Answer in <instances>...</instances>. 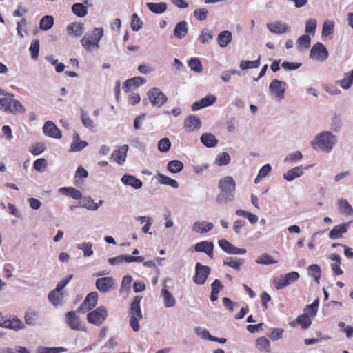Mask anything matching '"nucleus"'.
<instances>
[{"instance_id": "36", "label": "nucleus", "mask_w": 353, "mask_h": 353, "mask_svg": "<svg viewBox=\"0 0 353 353\" xmlns=\"http://www.w3.org/2000/svg\"><path fill=\"white\" fill-rule=\"evenodd\" d=\"M148 9L153 13L162 14L167 10V4L163 2L161 3H152L149 2L146 4Z\"/></svg>"}, {"instance_id": "34", "label": "nucleus", "mask_w": 353, "mask_h": 353, "mask_svg": "<svg viewBox=\"0 0 353 353\" xmlns=\"http://www.w3.org/2000/svg\"><path fill=\"white\" fill-rule=\"evenodd\" d=\"M59 191L60 193L67 195L68 196H70L74 199H80L82 198L81 192L74 188H72V187L61 188L59 190Z\"/></svg>"}, {"instance_id": "13", "label": "nucleus", "mask_w": 353, "mask_h": 353, "mask_svg": "<svg viewBox=\"0 0 353 353\" xmlns=\"http://www.w3.org/2000/svg\"><path fill=\"white\" fill-rule=\"evenodd\" d=\"M218 243L221 248L229 254L241 255L246 253L245 249L236 248L225 239L219 240Z\"/></svg>"}, {"instance_id": "7", "label": "nucleus", "mask_w": 353, "mask_h": 353, "mask_svg": "<svg viewBox=\"0 0 353 353\" xmlns=\"http://www.w3.org/2000/svg\"><path fill=\"white\" fill-rule=\"evenodd\" d=\"M147 95L152 105L157 108L161 107L168 100L165 94L157 88L150 89Z\"/></svg>"}, {"instance_id": "48", "label": "nucleus", "mask_w": 353, "mask_h": 353, "mask_svg": "<svg viewBox=\"0 0 353 353\" xmlns=\"http://www.w3.org/2000/svg\"><path fill=\"white\" fill-rule=\"evenodd\" d=\"M343 126L342 120L338 114L334 113L331 118L330 129L333 132H339Z\"/></svg>"}, {"instance_id": "41", "label": "nucleus", "mask_w": 353, "mask_h": 353, "mask_svg": "<svg viewBox=\"0 0 353 353\" xmlns=\"http://www.w3.org/2000/svg\"><path fill=\"white\" fill-rule=\"evenodd\" d=\"M54 25V18L51 15L44 16L39 22V28L41 30L47 31L50 30Z\"/></svg>"}, {"instance_id": "50", "label": "nucleus", "mask_w": 353, "mask_h": 353, "mask_svg": "<svg viewBox=\"0 0 353 353\" xmlns=\"http://www.w3.org/2000/svg\"><path fill=\"white\" fill-rule=\"evenodd\" d=\"M39 317V313L34 310H28L25 313V322L28 325H34Z\"/></svg>"}, {"instance_id": "21", "label": "nucleus", "mask_w": 353, "mask_h": 353, "mask_svg": "<svg viewBox=\"0 0 353 353\" xmlns=\"http://www.w3.org/2000/svg\"><path fill=\"white\" fill-rule=\"evenodd\" d=\"M128 150V145H123L117 150H114L112 154L111 158L114 159L119 165L123 164L125 161L127 152Z\"/></svg>"}, {"instance_id": "16", "label": "nucleus", "mask_w": 353, "mask_h": 353, "mask_svg": "<svg viewBox=\"0 0 353 353\" xmlns=\"http://www.w3.org/2000/svg\"><path fill=\"white\" fill-rule=\"evenodd\" d=\"M216 97L214 95L209 94L202 98L200 101L194 103L192 105V110L197 111L201 108H206L214 103L216 102Z\"/></svg>"}, {"instance_id": "37", "label": "nucleus", "mask_w": 353, "mask_h": 353, "mask_svg": "<svg viewBox=\"0 0 353 353\" xmlns=\"http://www.w3.org/2000/svg\"><path fill=\"white\" fill-rule=\"evenodd\" d=\"M337 204L341 214L347 215L353 214V209L347 199H340L338 200Z\"/></svg>"}, {"instance_id": "49", "label": "nucleus", "mask_w": 353, "mask_h": 353, "mask_svg": "<svg viewBox=\"0 0 353 353\" xmlns=\"http://www.w3.org/2000/svg\"><path fill=\"white\" fill-rule=\"evenodd\" d=\"M334 21L325 20L323 23L322 36L327 37L334 33Z\"/></svg>"}, {"instance_id": "18", "label": "nucleus", "mask_w": 353, "mask_h": 353, "mask_svg": "<svg viewBox=\"0 0 353 353\" xmlns=\"http://www.w3.org/2000/svg\"><path fill=\"white\" fill-rule=\"evenodd\" d=\"M350 223V222L344 223L334 226L329 233V238L336 240L342 237L343 234L347 232Z\"/></svg>"}, {"instance_id": "12", "label": "nucleus", "mask_w": 353, "mask_h": 353, "mask_svg": "<svg viewBox=\"0 0 353 353\" xmlns=\"http://www.w3.org/2000/svg\"><path fill=\"white\" fill-rule=\"evenodd\" d=\"M285 82L278 79H274L269 85V90L277 99L281 100L285 97Z\"/></svg>"}, {"instance_id": "35", "label": "nucleus", "mask_w": 353, "mask_h": 353, "mask_svg": "<svg viewBox=\"0 0 353 353\" xmlns=\"http://www.w3.org/2000/svg\"><path fill=\"white\" fill-rule=\"evenodd\" d=\"M63 299V293L60 291H57L56 289L52 290L48 294L49 301L56 307L61 305Z\"/></svg>"}, {"instance_id": "57", "label": "nucleus", "mask_w": 353, "mask_h": 353, "mask_svg": "<svg viewBox=\"0 0 353 353\" xmlns=\"http://www.w3.org/2000/svg\"><path fill=\"white\" fill-rule=\"evenodd\" d=\"M132 281V278L131 276L125 275L123 277L121 288H120V293H123L125 292H128L131 288V284Z\"/></svg>"}, {"instance_id": "26", "label": "nucleus", "mask_w": 353, "mask_h": 353, "mask_svg": "<svg viewBox=\"0 0 353 353\" xmlns=\"http://www.w3.org/2000/svg\"><path fill=\"white\" fill-rule=\"evenodd\" d=\"M223 263L224 265L234 268L239 271L241 266L244 263V259L236 257H226L223 259Z\"/></svg>"}, {"instance_id": "14", "label": "nucleus", "mask_w": 353, "mask_h": 353, "mask_svg": "<svg viewBox=\"0 0 353 353\" xmlns=\"http://www.w3.org/2000/svg\"><path fill=\"white\" fill-rule=\"evenodd\" d=\"M268 29L274 34H283L290 31L288 25L281 21H276L267 23Z\"/></svg>"}, {"instance_id": "38", "label": "nucleus", "mask_w": 353, "mask_h": 353, "mask_svg": "<svg viewBox=\"0 0 353 353\" xmlns=\"http://www.w3.org/2000/svg\"><path fill=\"white\" fill-rule=\"evenodd\" d=\"M256 347L261 352H270V341L264 336L259 337L256 340Z\"/></svg>"}, {"instance_id": "10", "label": "nucleus", "mask_w": 353, "mask_h": 353, "mask_svg": "<svg viewBox=\"0 0 353 353\" xmlns=\"http://www.w3.org/2000/svg\"><path fill=\"white\" fill-rule=\"evenodd\" d=\"M98 294L97 292L89 293L83 303L79 305L77 312L79 313H85L88 310L93 309L97 304Z\"/></svg>"}, {"instance_id": "51", "label": "nucleus", "mask_w": 353, "mask_h": 353, "mask_svg": "<svg viewBox=\"0 0 353 353\" xmlns=\"http://www.w3.org/2000/svg\"><path fill=\"white\" fill-rule=\"evenodd\" d=\"M260 59L259 56L255 61H241L239 67L241 70L257 68L260 65Z\"/></svg>"}, {"instance_id": "27", "label": "nucleus", "mask_w": 353, "mask_h": 353, "mask_svg": "<svg viewBox=\"0 0 353 353\" xmlns=\"http://www.w3.org/2000/svg\"><path fill=\"white\" fill-rule=\"evenodd\" d=\"M83 30L84 27L82 23H72L66 28L68 34L74 37H80L83 34Z\"/></svg>"}, {"instance_id": "56", "label": "nucleus", "mask_w": 353, "mask_h": 353, "mask_svg": "<svg viewBox=\"0 0 353 353\" xmlns=\"http://www.w3.org/2000/svg\"><path fill=\"white\" fill-rule=\"evenodd\" d=\"M256 263L258 264L270 265L276 263L277 261L274 260L270 255L265 253L256 259Z\"/></svg>"}, {"instance_id": "54", "label": "nucleus", "mask_w": 353, "mask_h": 353, "mask_svg": "<svg viewBox=\"0 0 353 353\" xmlns=\"http://www.w3.org/2000/svg\"><path fill=\"white\" fill-rule=\"evenodd\" d=\"M188 66L191 70L200 73L203 71V66L201 61L198 58H192L188 61Z\"/></svg>"}, {"instance_id": "4", "label": "nucleus", "mask_w": 353, "mask_h": 353, "mask_svg": "<svg viewBox=\"0 0 353 353\" xmlns=\"http://www.w3.org/2000/svg\"><path fill=\"white\" fill-rule=\"evenodd\" d=\"M141 299V296H134L130 307V325L134 332H138L140 330L139 321L143 319V314L140 305Z\"/></svg>"}, {"instance_id": "58", "label": "nucleus", "mask_w": 353, "mask_h": 353, "mask_svg": "<svg viewBox=\"0 0 353 353\" xmlns=\"http://www.w3.org/2000/svg\"><path fill=\"white\" fill-rule=\"evenodd\" d=\"M171 148V142L167 137L163 138L158 142V149L161 152H167Z\"/></svg>"}, {"instance_id": "5", "label": "nucleus", "mask_w": 353, "mask_h": 353, "mask_svg": "<svg viewBox=\"0 0 353 353\" xmlns=\"http://www.w3.org/2000/svg\"><path fill=\"white\" fill-rule=\"evenodd\" d=\"M108 310L104 306H100L87 314L88 321L96 326L103 323L108 316Z\"/></svg>"}, {"instance_id": "60", "label": "nucleus", "mask_w": 353, "mask_h": 353, "mask_svg": "<svg viewBox=\"0 0 353 353\" xmlns=\"http://www.w3.org/2000/svg\"><path fill=\"white\" fill-rule=\"evenodd\" d=\"M30 51L31 52L32 59L37 60L38 59L39 51V41L38 39H34L32 41Z\"/></svg>"}, {"instance_id": "6", "label": "nucleus", "mask_w": 353, "mask_h": 353, "mask_svg": "<svg viewBox=\"0 0 353 353\" xmlns=\"http://www.w3.org/2000/svg\"><path fill=\"white\" fill-rule=\"evenodd\" d=\"M299 276V274L296 272H291L288 274H281L279 278L274 279L275 288L277 290L283 289L297 281Z\"/></svg>"}, {"instance_id": "30", "label": "nucleus", "mask_w": 353, "mask_h": 353, "mask_svg": "<svg viewBox=\"0 0 353 353\" xmlns=\"http://www.w3.org/2000/svg\"><path fill=\"white\" fill-rule=\"evenodd\" d=\"M188 33V23L185 21L178 23L174 30V36L178 39H183Z\"/></svg>"}, {"instance_id": "63", "label": "nucleus", "mask_w": 353, "mask_h": 353, "mask_svg": "<svg viewBox=\"0 0 353 353\" xmlns=\"http://www.w3.org/2000/svg\"><path fill=\"white\" fill-rule=\"evenodd\" d=\"M88 145V143L84 141H72L70 145V152H78L83 150Z\"/></svg>"}, {"instance_id": "8", "label": "nucleus", "mask_w": 353, "mask_h": 353, "mask_svg": "<svg viewBox=\"0 0 353 353\" xmlns=\"http://www.w3.org/2000/svg\"><path fill=\"white\" fill-rule=\"evenodd\" d=\"M211 269L207 265H203L200 263H197L195 266V275L193 281L198 285L205 283L209 274H210Z\"/></svg>"}, {"instance_id": "46", "label": "nucleus", "mask_w": 353, "mask_h": 353, "mask_svg": "<svg viewBox=\"0 0 353 353\" xmlns=\"http://www.w3.org/2000/svg\"><path fill=\"white\" fill-rule=\"evenodd\" d=\"M339 83L342 88L349 89L353 83V70L350 72L345 73L343 79Z\"/></svg>"}, {"instance_id": "19", "label": "nucleus", "mask_w": 353, "mask_h": 353, "mask_svg": "<svg viewBox=\"0 0 353 353\" xmlns=\"http://www.w3.org/2000/svg\"><path fill=\"white\" fill-rule=\"evenodd\" d=\"M1 327L11 329L15 331L25 328L23 322L17 316H14L11 319L3 321L2 323L1 324Z\"/></svg>"}, {"instance_id": "44", "label": "nucleus", "mask_w": 353, "mask_h": 353, "mask_svg": "<svg viewBox=\"0 0 353 353\" xmlns=\"http://www.w3.org/2000/svg\"><path fill=\"white\" fill-rule=\"evenodd\" d=\"M214 37L213 32L208 28H203L201 31V34L199 36V41L203 43H208Z\"/></svg>"}, {"instance_id": "11", "label": "nucleus", "mask_w": 353, "mask_h": 353, "mask_svg": "<svg viewBox=\"0 0 353 353\" xmlns=\"http://www.w3.org/2000/svg\"><path fill=\"white\" fill-rule=\"evenodd\" d=\"M328 55L326 47L320 42L316 43L310 50V57L313 59L323 61L328 58Z\"/></svg>"}, {"instance_id": "29", "label": "nucleus", "mask_w": 353, "mask_h": 353, "mask_svg": "<svg viewBox=\"0 0 353 353\" xmlns=\"http://www.w3.org/2000/svg\"><path fill=\"white\" fill-rule=\"evenodd\" d=\"M232 32L229 30L221 32L217 37V43L221 47H226L232 41Z\"/></svg>"}, {"instance_id": "40", "label": "nucleus", "mask_w": 353, "mask_h": 353, "mask_svg": "<svg viewBox=\"0 0 353 353\" xmlns=\"http://www.w3.org/2000/svg\"><path fill=\"white\" fill-rule=\"evenodd\" d=\"M231 160L230 156L228 152H223L216 156L214 163L218 166H224L230 163Z\"/></svg>"}, {"instance_id": "2", "label": "nucleus", "mask_w": 353, "mask_h": 353, "mask_svg": "<svg viewBox=\"0 0 353 353\" xmlns=\"http://www.w3.org/2000/svg\"><path fill=\"white\" fill-rule=\"evenodd\" d=\"M337 143V137L330 131H323L315 136L311 142L312 147L314 150H319L323 152H330Z\"/></svg>"}, {"instance_id": "53", "label": "nucleus", "mask_w": 353, "mask_h": 353, "mask_svg": "<svg viewBox=\"0 0 353 353\" xmlns=\"http://www.w3.org/2000/svg\"><path fill=\"white\" fill-rule=\"evenodd\" d=\"M79 204L81 207L92 211L98 210L99 207V205L91 198H85L83 202H79Z\"/></svg>"}, {"instance_id": "28", "label": "nucleus", "mask_w": 353, "mask_h": 353, "mask_svg": "<svg viewBox=\"0 0 353 353\" xmlns=\"http://www.w3.org/2000/svg\"><path fill=\"white\" fill-rule=\"evenodd\" d=\"M303 173V168L302 166H298L290 169L287 172L284 173L283 178L288 181H292L302 176Z\"/></svg>"}, {"instance_id": "62", "label": "nucleus", "mask_w": 353, "mask_h": 353, "mask_svg": "<svg viewBox=\"0 0 353 353\" xmlns=\"http://www.w3.org/2000/svg\"><path fill=\"white\" fill-rule=\"evenodd\" d=\"M317 21L315 19H308L305 23V32L314 34L316 29Z\"/></svg>"}, {"instance_id": "22", "label": "nucleus", "mask_w": 353, "mask_h": 353, "mask_svg": "<svg viewBox=\"0 0 353 353\" xmlns=\"http://www.w3.org/2000/svg\"><path fill=\"white\" fill-rule=\"evenodd\" d=\"M121 181L123 184L130 185L137 190L141 188L143 186V183L140 179L130 174H124L121 178Z\"/></svg>"}, {"instance_id": "42", "label": "nucleus", "mask_w": 353, "mask_h": 353, "mask_svg": "<svg viewBox=\"0 0 353 353\" xmlns=\"http://www.w3.org/2000/svg\"><path fill=\"white\" fill-rule=\"evenodd\" d=\"M308 274L311 277H314L315 281L319 283L321 279V270L319 265L313 264L307 268Z\"/></svg>"}, {"instance_id": "20", "label": "nucleus", "mask_w": 353, "mask_h": 353, "mask_svg": "<svg viewBox=\"0 0 353 353\" xmlns=\"http://www.w3.org/2000/svg\"><path fill=\"white\" fill-rule=\"evenodd\" d=\"M213 227V223L211 222L197 221L192 225V230L197 234H204L210 231Z\"/></svg>"}, {"instance_id": "1", "label": "nucleus", "mask_w": 353, "mask_h": 353, "mask_svg": "<svg viewBox=\"0 0 353 353\" xmlns=\"http://www.w3.org/2000/svg\"><path fill=\"white\" fill-rule=\"evenodd\" d=\"M220 192L216 198L219 204H225L232 202L235 198L236 182L230 176L221 178L218 183Z\"/></svg>"}, {"instance_id": "64", "label": "nucleus", "mask_w": 353, "mask_h": 353, "mask_svg": "<svg viewBox=\"0 0 353 353\" xmlns=\"http://www.w3.org/2000/svg\"><path fill=\"white\" fill-rule=\"evenodd\" d=\"M0 353H30V351L24 347L21 346L16 347L15 349H12L9 347H5L0 350Z\"/></svg>"}, {"instance_id": "9", "label": "nucleus", "mask_w": 353, "mask_h": 353, "mask_svg": "<svg viewBox=\"0 0 353 353\" xmlns=\"http://www.w3.org/2000/svg\"><path fill=\"white\" fill-rule=\"evenodd\" d=\"M96 288L102 293H108L112 290L115 289V280L110 276L99 278L95 282Z\"/></svg>"}, {"instance_id": "59", "label": "nucleus", "mask_w": 353, "mask_h": 353, "mask_svg": "<svg viewBox=\"0 0 353 353\" xmlns=\"http://www.w3.org/2000/svg\"><path fill=\"white\" fill-rule=\"evenodd\" d=\"M132 22H131V28L133 31H139L143 26V22L138 17V15L134 13L132 15Z\"/></svg>"}, {"instance_id": "15", "label": "nucleus", "mask_w": 353, "mask_h": 353, "mask_svg": "<svg viewBox=\"0 0 353 353\" xmlns=\"http://www.w3.org/2000/svg\"><path fill=\"white\" fill-rule=\"evenodd\" d=\"M43 132L46 136L54 139H61L62 136L60 130L51 121H48L45 123L43 127Z\"/></svg>"}, {"instance_id": "45", "label": "nucleus", "mask_w": 353, "mask_h": 353, "mask_svg": "<svg viewBox=\"0 0 353 353\" xmlns=\"http://www.w3.org/2000/svg\"><path fill=\"white\" fill-rule=\"evenodd\" d=\"M183 168V163L179 160H172L168 162L167 169L171 173H179Z\"/></svg>"}, {"instance_id": "24", "label": "nucleus", "mask_w": 353, "mask_h": 353, "mask_svg": "<svg viewBox=\"0 0 353 353\" xmlns=\"http://www.w3.org/2000/svg\"><path fill=\"white\" fill-rule=\"evenodd\" d=\"M66 323L70 327L74 330H81L79 318L77 316L74 311H70L66 313Z\"/></svg>"}, {"instance_id": "3", "label": "nucleus", "mask_w": 353, "mask_h": 353, "mask_svg": "<svg viewBox=\"0 0 353 353\" xmlns=\"http://www.w3.org/2000/svg\"><path fill=\"white\" fill-rule=\"evenodd\" d=\"M103 36V28H94L92 32H87L81 40L83 48L88 51L97 50L99 41Z\"/></svg>"}, {"instance_id": "25", "label": "nucleus", "mask_w": 353, "mask_h": 353, "mask_svg": "<svg viewBox=\"0 0 353 353\" xmlns=\"http://www.w3.org/2000/svg\"><path fill=\"white\" fill-rule=\"evenodd\" d=\"M166 285L164 283L161 290V296L163 298V303L165 307H172L176 305V299L174 296L165 288Z\"/></svg>"}, {"instance_id": "55", "label": "nucleus", "mask_w": 353, "mask_h": 353, "mask_svg": "<svg viewBox=\"0 0 353 353\" xmlns=\"http://www.w3.org/2000/svg\"><path fill=\"white\" fill-rule=\"evenodd\" d=\"M92 245L90 242H83L77 245V248L83 252L85 257L90 256L93 254L92 249Z\"/></svg>"}, {"instance_id": "61", "label": "nucleus", "mask_w": 353, "mask_h": 353, "mask_svg": "<svg viewBox=\"0 0 353 353\" xmlns=\"http://www.w3.org/2000/svg\"><path fill=\"white\" fill-rule=\"evenodd\" d=\"M311 38L307 34H304L301 36L296 41V44L299 48L303 47L305 48H308L310 46Z\"/></svg>"}, {"instance_id": "43", "label": "nucleus", "mask_w": 353, "mask_h": 353, "mask_svg": "<svg viewBox=\"0 0 353 353\" xmlns=\"http://www.w3.org/2000/svg\"><path fill=\"white\" fill-rule=\"evenodd\" d=\"M72 12L79 17H83L88 14V8L83 3H76L72 6Z\"/></svg>"}, {"instance_id": "32", "label": "nucleus", "mask_w": 353, "mask_h": 353, "mask_svg": "<svg viewBox=\"0 0 353 353\" xmlns=\"http://www.w3.org/2000/svg\"><path fill=\"white\" fill-rule=\"evenodd\" d=\"M0 94L8 95V97L0 98V109L3 110L5 112H9L14 95L12 94L5 93L3 90H0Z\"/></svg>"}, {"instance_id": "33", "label": "nucleus", "mask_w": 353, "mask_h": 353, "mask_svg": "<svg viewBox=\"0 0 353 353\" xmlns=\"http://www.w3.org/2000/svg\"><path fill=\"white\" fill-rule=\"evenodd\" d=\"M143 77H135L126 80L123 84V88L128 92V90L132 87H138L143 85L145 82Z\"/></svg>"}, {"instance_id": "39", "label": "nucleus", "mask_w": 353, "mask_h": 353, "mask_svg": "<svg viewBox=\"0 0 353 353\" xmlns=\"http://www.w3.org/2000/svg\"><path fill=\"white\" fill-rule=\"evenodd\" d=\"M156 178L158 179L161 184L170 185L174 188H177L179 187V183L176 180L172 179L163 174H157L156 175Z\"/></svg>"}, {"instance_id": "17", "label": "nucleus", "mask_w": 353, "mask_h": 353, "mask_svg": "<svg viewBox=\"0 0 353 353\" xmlns=\"http://www.w3.org/2000/svg\"><path fill=\"white\" fill-rule=\"evenodd\" d=\"M214 244L210 241H201L194 245V250L198 252L205 253L210 259L214 257Z\"/></svg>"}, {"instance_id": "47", "label": "nucleus", "mask_w": 353, "mask_h": 353, "mask_svg": "<svg viewBox=\"0 0 353 353\" xmlns=\"http://www.w3.org/2000/svg\"><path fill=\"white\" fill-rule=\"evenodd\" d=\"M296 322L297 324L300 325L303 329L305 330L307 329L312 323L309 314L306 312L299 316L296 319Z\"/></svg>"}, {"instance_id": "31", "label": "nucleus", "mask_w": 353, "mask_h": 353, "mask_svg": "<svg viewBox=\"0 0 353 353\" xmlns=\"http://www.w3.org/2000/svg\"><path fill=\"white\" fill-rule=\"evenodd\" d=\"M201 141L205 146L208 148L215 147L219 142L215 136L211 133L203 134L201 137Z\"/></svg>"}, {"instance_id": "52", "label": "nucleus", "mask_w": 353, "mask_h": 353, "mask_svg": "<svg viewBox=\"0 0 353 353\" xmlns=\"http://www.w3.org/2000/svg\"><path fill=\"white\" fill-rule=\"evenodd\" d=\"M283 332V328H270L267 336L272 341H278L282 339Z\"/></svg>"}, {"instance_id": "23", "label": "nucleus", "mask_w": 353, "mask_h": 353, "mask_svg": "<svg viewBox=\"0 0 353 353\" xmlns=\"http://www.w3.org/2000/svg\"><path fill=\"white\" fill-rule=\"evenodd\" d=\"M184 127L189 131H194L201 127V121L196 116L191 115L185 119Z\"/></svg>"}]
</instances>
